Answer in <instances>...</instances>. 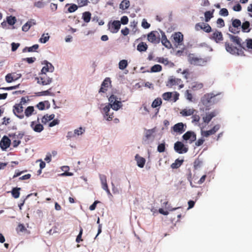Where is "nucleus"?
<instances>
[{"label": "nucleus", "instance_id": "nucleus-1", "mask_svg": "<svg viewBox=\"0 0 252 252\" xmlns=\"http://www.w3.org/2000/svg\"><path fill=\"white\" fill-rule=\"evenodd\" d=\"M109 103L103 108V111L106 116H108L107 120H112L113 118V113L110 114L109 113L110 108L114 110H118L122 107V102L117 100V97L114 95H111L108 98Z\"/></svg>", "mask_w": 252, "mask_h": 252}, {"label": "nucleus", "instance_id": "nucleus-2", "mask_svg": "<svg viewBox=\"0 0 252 252\" xmlns=\"http://www.w3.org/2000/svg\"><path fill=\"white\" fill-rule=\"evenodd\" d=\"M175 85H179V89H182L184 87V85L181 79L176 78H170L168 80L166 86L169 88H171Z\"/></svg>", "mask_w": 252, "mask_h": 252}, {"label": "nucleus", "instance_id": "nucleus-3", "mask_svg": "<svg viewBox=\"0 0 252 252\" xmlns=\"http://www.w3.org/2000/svg\"><path fill=\"white\" fill-rule=\"evenodd\" d=\"M174 150L178 153L181 154L187 153L189 148L186 146L182 142L177 141L174 144Z\"/></svg>", "mask_w": 252, "mask_h": 252}, {"label": "nucleus", "instance_id": "nucleus-4", "mask_svg": "<svg viewBox=\"0 0 252 252\" xmlns=\"http://www.w3.org/2000/svg\"><path fill=\"white\" fill-rule=\"evenodd\" d=\"M14 114L19 118L22 119L24 118L23 113V107L22 104H16L13 107Z\"/></svg>", "mask_w": 252, "mask_h": 252}, {"label": "nucleus", "instance_id": "nucleus-5", "mask_svg": "<svg viewBox=\"0 0 252 252\" xmlns=\"http://www.w3.org/2000/svg\"><path fill=\"white\" fill-rule=\"evenodd\" d=\"M186 128L187 125L181 122L174 125L171 129L177 134H181L186 131Z\"/></svg>", "mask_w": 252, "mask_h": 252}, {"label": "nucleus", "instance_id": "nucleus-6", "mask_svg": "<svg viewBox=\"0 0 252 252\" xmlns=\"http://www.w3.org/2000/svg\"><path fill=\"white\" fill-rule=\"evenodd\" d=\"M189 61L191 64L196 65H203L206 63V61L204 59L195 57L193 55L189 56Z\"/></svg>", "mask_w": 252, "mask_h": 252}, {"label": "nucleus", "instance_id": "nucleus-7", "mask_svg": "<svg viewBox=\"0 0 252 252\" xmlns=\"http://www.w3.org/2000/svg\"><path fill=\"white\" fill-rule=\"evenodd\" d=\"M225 47L226 50L228 52L233 55H240L242 52L241 50H240L237 47L233 46L232 44L227 42L225 43Z\"/></svg>", "mask_w": 252, "mask_h": 252}, {"label": "nucleus", "instance_id": "nucleus-8", "mask_svg": "<svg viewBox=\"0 0 252 252\" xmlns=\"http://www.w3.org/2000/svg\"><path fill=\"white\" fill-rule=\"evenodd\" d=\"M37 83L42 85H47L50 84L52 81V79L47 76L46 73L41 72V76L37 78Z\"/></svg>", "mask_w": 252, "mask_h": 252}, {"label": "nucleus", "instance_id": "nucleus-9", "mask_svg": "<svg viewBox=\"0 0 252 252\" xmlns=\"http://www.w3.org/2000/svg\"><path fill=\"white\" fill-rule=\"evenodd\" d=\"M184 140H189V143H192L196 140V135L194 132L192 131H187L182 136Z\"/></svg>", "mask_w": 252, "mask_h": 252}, {"label": "nucleus", "instance_id": "nucleus-10", "mask_svg": "<svg viewBox=\"0 0 252 252\" xmlns=\"http://www.w3.org/2000/svg\"><path fill=\"white\" fill-rule=\"evenodd\" d=\"M195 29L197 31L200 30H203L207 33L210 32L212 31V28L208 24L204 23H198L196 24L195 26Z\"/></svg>", "mask_w": 252, "mask_h": 252}, {"label": "nucleus", "instance_id": "nucleus-11", "mask_svg": "<svg viewBox=\"0 0 252 252\" xmlns=\"http://www.w3.org/2000/svg\"><path fill=\"white\" fill-rule=\"evenodd\" d=\"M220 126L219 124L216 125L213 128L209 130L201 131V135L206 137H209L210 135L215 134L220 128Z\"/></svg>", "mask_w": 252, "mask_h": 252}, {"label": "nucleus", "instance_id": "nucleus-12", "mask_svg": "<svg viewBox=\"0 0 252 252\" xmlns=\"http://www.w3.org/2000/svg\"><path fill=\"white\" fill-rule=\"evenodd\" d=\"M173 42L176 47L182 45L183 41V35L180 32H175L173 35Z\"/></svg>", "mask_w": 252, "mask_h": 252}, {"label": "nucleus", "instance_id": "nucleus-13", "mask_svg": "<svg viewBox=\"0 0 252 252\" xmlns=\"http://www.w3.org/2000/svg\"><path fill=\"white\" fill-rule=\"evenodd\" d=\"M210 38L215 41L216 43H220L223 40V35L221 32L218 30H216L210 36Z\"/></svg>", "mask_w": 252, "mask_h": 252}, {"label": "nucleus", "instance_id": "nucleus-14", "mask_svg": "<svg viewBox=\"0 0 252 252\" xmlns=\"http://www.w3.org/2000/svg\"><path fill=\"white\" fill-rule=\"evenodd\" d=\"M109 30L112 33H116L121 27V22L119 21H114L108 24Z\"/></svg>", "mask_w": 252, "mask_h": 252}, {"label": "nucleus", "instance_id": "nucleus-15", "mask_svg": "<svg viewBox=\"0 0 252 252\" xmlns=\"http://www.w3.org/2000/svg\"><path fill=\"white\" fill-rule=\"evenodd\" d=\"M10 144V139L7 136H4L0 142V147L2 150H5L9 147Z\"/></svg>", "mask_w": 252, "mask_h": 252}, {"label": "nucleus", "instance_id": "nucleus-16", "mask_svg": "<svg viewBox=\"0 0 252 252\" xmlns=\"http://www.w3.org/2000/svg\"><path fill=\"white\" fill-rule=\"evenodd\" d=\"M111 84V80L109 78H106L102 82L99 93H105Z\"/></svg>", "mask_w": 252, "mask_h": 252}, {"label": "nucleus", "instance_id": "nucleus-17", "mask_svg": "<svg viewBox=\"0 0 252 252\" xmlns=\"http://www.w3.org/2000/svg\"><path fill=\"white\" fill-rule=\"evenodd\" d=\"M37 123L38 124H35V122L33 121L31 122V127L32 129L36 132H41L43 129V126L39 123V118H37Z\"/></svg>", "mask_w": 252, "mask_h": 252}, {"label": "nucleus", "instance_id": "nucleus-18", "mask_svg": "<svg viewBox=\"0 0 252 252\" xmlns=\"http://www.w3.org/2000/svg\"><path fill=\"white\" fill-rule=\"evenodd\" d=\"M229 37L230 38L231 41L239 45L240 47L245 49V47L244 46V42L241 43V39L238 36H234L230 34H229Z\"/></svg>", "mask_w": 252, "mask_h": 252}, {"label": "nucleus", "instance_id": "nucleus-19", "mask_svg": "<svg viewBox=\"0 0 252 252\" xmlns=\"http://www.w3.org/2000/svg\"><path fill=\"white\" fill-rule=\"evenodd\" d=\"M215 97V95L213 94H205L202 99V102L204 104H207L212 102V99Z\"/></svg>", "mask_w": 252, "mask_h": 252}, {"label": "nucleus", "instance_id": "nucleus-20", "mask_svg": "<svg viewBox=\"0 0 252 252\" xmlns=\"http://www.w3.org/2000/svg\"><path fill=\"white\" fill-rule=\"evenodd\" d=\"M45 65L41 69V72L46 73L47 72H52L54 71V67L51 63L47 61H45Z\"/></svg>", "mask_w": 252, "mask_h": 252}, {"label": "nucleus", "instance_id": "nucleus-21", "mask_svg": "<svg viewBox=\"0 0 252 252\" xmlns=\"http://www.w3.org/2000/svg\"><path fill=\"white\" fill-rule=\"evenodd\" d=\"M217 115V113L215 111L211 112L210 113H206L205 116L203 117V122L205 123L208 124L212 119Z\"/></svg>", "mask_w": 252, "mask_h": 252}, {"label": "nucleus", "instance_id": "nucleus-22", "mask_svg": "<svg viewBox=\"0 0 252 252\" xmlns=\"http://www.w3.org/2000/svg\"><path fill=\"white\" fill-rule=\"evenodd\" d=\"M148 40L152 43H158L159 42V38L157 37L155 32H151L148 34Z\"/></svg>", "mask_w": 252, "mask_h": 252}, {"label": "nucleus", "instance_id": "nucleus-23", "mask_svg": "<svg viewBox=\"0 0 252 252\" xmlns=\"http://www.w3.org/2000/svg\"><path fill=\"white\" fill-rule=\"evenodd\" d=\"M135 159L137 162V165L139 167L142 168L144 167L146 162V160L144 158L137 154L135 157Z\"/></svg>", "mask_w": 252, "mask_h": 252}, {"label": "nucleus", "instance_id": "nucleus-24", "mask_svg": "<svg viewBox=\"0 0 252 252\" xmlns=\"http://www.w3.org/2000/svg\"><path fill=\"white\" fill-rule=\"evenodd\" d=\"M161 43L167 48H170L172 46L170 42L167 39L164 32H162L161 34Z\"/></svg>", "mask_w": 252, "mask_h": 252}, {"label": "nucleus", "instance_id": "nucleus-25", "mask_svg": "<svg viewBox=\"0 0 252 252\" xmlns=\"http://www.w3.org/2000/svg\"><path fill=\"white\" fill-rule=\"evenodd\" d=\"M196 111L195 109H184L180 112V114L184 117L189 116L193 115L194 112Z\"/></svg>", "mask_w": 252, "mask_h": 252}, {"label": "nucleus", "instance_id": "nucleus-26", "mask_svg": "<svg viewBox=\"0 0 252 252\" xmlns=\"http://www.w3.org/2000/svg\"><path fill=\"white\" fill-rule=\"evenodd\" d=\"M54 118L55 115L53 114L49 115L48 114H46L42 117L41 119V122L44 124H46L49 121L53 120Z\"/></svg>", "mask_w": 252, "mask_h": 252}, {"label": "nucleus", "instance_id": "nucleus-27", "mask_svg": "<svg viewBox=\"0 0 252 252\" xmlns=\"http://www.w3.org/2000/svg\"><path fill=\"white\" fill-rule=\"evenodd\" d=\"M184 162V159H179V158L175 160V162L171 164V167L172 169H177L180 167Z\"/></svg>", "mask_w": 252, "mask_h": 252}, {"label": "nucleus", "instance_id": "nucleus-28", "mask_svg": "<svg viewBox=\"0 0 252 252\" xmlns=\"http://www.w3.org/2000/svg\"><path fill=\"white\" fill-rule=\"evenodd\" d=\"M148 45L145 42H141L139 43L137 46V50L139 52H144L147 50Z\"/></svg>", "mask_w": 252, "mask_h": 252}, {"label": "nucleus", "instance_id": "nucleus-29", "mask_svg": "<svg viewBox=\"0 0 252 252\" xmlns=\"http://www.w3.org/2000/svg\"><path fill=\"white\" fill-rule=\"evenodd\" d=\"M91 13L89 11H86L82 14V19L86 23H89L91 19Z\"/></svg>", "mask_w": 252, "mask_h": 252}, {"label": "nucleus", "instance_id": "nucleus-30", "mask_svg": "<svg viewBox=\"0 0 252 252\" xmlns=\"http://www.w3.org/2000/svg\"><path fill=\"white\" fill-rule=\"evenodd\" d=\"M250 26V24L249 21L244 22L241 26L242 31L243 32H249L251 31Z\"/></svg>", "mask_w": 252, "mask_h": 252}, {"label": "nucleus", "instance_id": "nucleus-31", "mask_svg": "<svg viewBox=\"0 0 252 252\" xmlns=\"http://www.w3.org/2000/svg\"><path fill=\"white\" fill-rule=\"evenodd\" d=\"M69 6L68 9H67V11L69 13H72L73 12H75L76 10H77V9H78V6L75 4H74V3H72V4H66L65 6Z\"/></svg>", "mask_w": 252, "mask_h": 252}, {"label": "nucleus", "instance_id": "nucleus-32", "mask_svg": "<svg viewBox=\"0 0 252 252\" xmlns=\"http://www.w3.org/2000/svg\"><path fill=\"white\" fill-rule=\"evenodd\" d=\"M130 5L129 1L128 0H123L120 4V8L125 10L127 9Z\"/></svg>", "mask_w": 252, "mask_h": 252}, {"label": "nucleus", "instance_id": "nucleus-33", "mask_svg": "<svg viewBox=\"0 0 252 252\" xmlns=\"http://www.w3.org/2000/svg\"><path fill=\"white\" fill-rule=\"evenodd\" d=\"M214 11V9H213L212 11H207L205 12L204 15H205V20L206 22H209L210 21V20L213 17Z\"/></svg>", "mask_w": 252, "mask_h": 252}, {"label": "nucleus", "instance_id": "nucleus-34", "mask_svg": "<svg viewBox=\"0 0 252 252\" xmlns=\"http://www.w3.org/2000/svg\"><path fill=\"white\" fill-rule=\"evenodd\" d=\"M34 111V109L33 106H28L25 110V116L27 117H30L33 114Z\"/></svg>", "mask_w": 252, "mask_h": 252}, {"label": "nucleus", "instance_id": "nucleus-35", "mask_svg": "<svg viewBox=\"0 0 252 252\" xmlns=\"http://www.w3.org/2000/svg\"><path fill=\"white\" fill-rule=\"evenodd\" d=\"M21 188H14L11 191V193L13 197L15 198H18L20 196V190Z\"/></svg>", "mask_w": 252, "mask_h": 252}, {"label": "nucleus", "instance_id": "nucleus-36", "mask_svg": "<svg viewBox=\"0 0 252 252\" xmlns=\"http://www.w3.org/2000/svg\"><path fill=\"white\" fill-rule=\"evenodd\" d=\"M6 21L9 25H13L16 22V18L14 16H9L6 17Z\"/></svg>", "mask_w": 252, "mask_h": 252}, {"label": "nucleus", "instance_id": "nucleus-37", "mask_svg": "<svg viewBox=\"0 0 252 252\" xmlns=\"http://www.w3.org/2000/svg\"><path fill=\"white\" fill-rule=\"evenodd\" d=\"M161 104V99L160 98H157L153 101L152 104V107L153 108H157V107L160 106Z\"/></svg>", "mask_w": 252, "mask_h": 252}, {"label": "nucleus", "instance_id": "nucleus-38", "mask_svg": "<svg viewBox=\"0 0 252 252\" xmlns=\"http://www.w3.org/2000/svg\"><path fill=\"white\" fill-rule=\"evenodd\" d=\"M203 87V84L202 83L195 82L192 85L191 89L193 91H196L202 89Z\"/></svg>", "mask_w": 252, "mask_h": 252}, {"label": "nucleus", "instance_id": "nucleus-39", "mask_svg": "<svg viewBox=\"0 0 252 252\" xmlns=\"http://www.w3.org/2000/svg\"><path fill=\"white\" fill-rule=\"evenodd\" d=\"M100 179L101 181V183L102 185V188H107V186H108L107 184V179L105 175H100Z\"/></svg>", "mask_w": 252, "mask_h": 252}, {"label": "nucleus", "instance_id": "nucleus-40", "mask_svg": "<svg viewBox=\"0 0 252 252\" xmlns=\"http://www.w3.org/2000/svg\"><path fill=\"white\" fill-rule=\"evenodd\" d=\"M127 61L126 60H121L119 63V68L121 70H123L127 67Z\"/></svg>", "mask_w": 252, "mask_h": 252}, {"label": "nucleus", "instance_id": "nucleus-41", "mask_svg": "<svg viewBox=\"0 0 252 252\" xmlns=\"http://www.w3.org/2000/svg\"><path fill=\"white\" fill-rule=\"evenodd\" d=\"M39 47V46L38 44H34L32 47H26L23 49V52H25L27 50L28 52H31L35 51L36 50H37Z\"/></svg>", "mask_w": 252, "mask_h": 252}, {"label": "nucleus", "instance_id": "nucleus-42", "mask_svg": "<svg viewBox=\"0 0 252 252\" xmlns=\"http://www.w3.org/2000/svg\"><path fill=\"white\" fill-rule=\"evenodd\" d=\"M162 69V67L159 64H155L153 65L151 69V72H157L160 71Z\"/></svg>", "mask_w": 252, "mask_h": 252}, {"label": "nucleus", "instance_id": "nucleus-43", "mask_svg": "<svg viewBox=\"0 0 252 252\" xmlns=\"http://www.w3.org/2000/svg\"><path fill=\"white\" fill-rule=\"evenodd\" d=\"M232 27L234 28H238L240 27L241 25V21L239 19H234L232 20Z\"/></svg>", "mask_w": 252, "mask_h": 252}, {"label": "nucleus", "instance_id": "nucleus-44", "mask_svg": "<svg viewBox=\"0 0 252 252\" xmlns=\"http://www.w3.org/2000/svg\"><path fill=\"white\" fill-rule=\"evenodd\" d=\"M155 132L154 130L153 129H148L147 130L146 135H145V139L144 140L145 141L146 140L149 139V138L152 136L153 133Z\"/></svg>", "mask_w": 252, "mask_h": 252}, {"label": "nucleus", "instance_id": "nucleus-45", "mask_svg": "<svg viewBox=\"0 0 252 252\" xmlns=\"http://www.w3.org/2000/svg\"><path fill=\"white\" fill-rule=\"evenodd\" d=\"M9 136L10 137L12 138V139H18L19 140H21L24 136V133H18V134H13L9 135Z\"/></svg>", "mask_w": 252, "mask_h": 252}, {"label": "nucleus", "instance_id": "nucleus-46", "mask_svg": "<svg viewBox=\"0 0 252 252\" xmlns=\"http://www.w3.org/2000/svg\"><path fill=\"white\" fill-rule=\"evenodd\" d=\"M49 39V36L48 35V33L43 34L42 37L40 39V41L41 43H46Z\"/></svg>", "mask_w": 252, "mask_h": 252}, {"label": "nucleus", "instance_id": "nucleus-47", "mask_svg": "<svg viewBox=\"0 0 252 252\" xmlns=\"http://www.w3.org/2000/svg\"><path fill=\"white\" fill-rule=\"evenodd\" d=\"M85 132V129L82 127H80L78 129H76L74 130V134L73 136H75V135H79L82 134Z\"/></svg>", "mask_w": 252, "mask_h": 252}, {"label": "nucleus", "instance_id": "nucleus-48", "mask_svg": "<svg viewBox=\"0 0 252 252\" xmlns=\"http://www.w3.org/2000/svg\"><path fill=\"white\" fill-rule=\"evenodd\" d=\"M137 22H135V21L130 22V27L132 29V31L134 32H135L137 30Z\"/></svg>", "mask_w": 252, "mask_h": 252}, {"label": "nucleus", "instance_id": "nucleus-49", "mask_svg": "<svg viewBox=\"0 0 252 252\" xmlns=\"http://www.w3.org/2000/svg\"><path fill=\"white\" fill-rule=\"evenodd\" d=\"M5 81L7 83H11L14 81V79L13 78L12 74H11V73L7 74L5 76Z\"/></svg>", "mask_w": 252, "mask_h": 252}, {"label": "nucleus", "instance_id": "nucleus-50", "mask_svg": "<svg viewBox=\"0 0 252 252\" xmlns=\"http://www.w3.org/2000/svg\"><path fill=\"white\" fill-rule=\"evenodd\" d=\"M165 147L164 143L159 144L158 146V151L159 153H162L165 151Z\"/></svg>", "mask_w": 252, "mask_h": 252}, {"label": "nucleus", "instance_id": "nucleus-51", "mask_svg": "<svg viewBox=\"0 0 252 252\" xmlns=\"http://www.w3.org/2000/svg\"><path fill=\"white\" fill-rule=\"evenodd\" d=\"M172 96V93L166 92L162 94V98L163 99L167 100H169Z\"/></svg>", "mask_w": 252, "mask_h": 252}, {"label": "nucleus", "instance_id": "nucleus-52", "mask_svg": "<svg viewBox=\"0 0 252 252\" xmlns=\"http://www.w3.org/2000/svg\"><path fill=\"white\" fill-rule=\"evenodd\" d=\"M185 96L186 98L189 100L190 101H192V94L189 92V90H187L185 93Z\"/></svg>", "mask_w": 252, "mask_h": 252}, {"label": "nucleus", "instance_id": "nucleus-53", "mask_svg": "<svg viewBox=\"0 0 252 252\" xmlns=\"http://www.w3.org/2000/svg\"><path fill=\"white\" fill-rule=\"evenodd\" d=\"M220 14L223 16H227L228 15L229 13L226 8H221L220 11Z\"/></svg>", "mask_w": 252, "mask_h": 252}, {"label": "nucleus", "instance_id": "nucleus-54", "mask_svg": "<svg viewBox=\"0 0 252 252\" xmlns=\"http://www.w3.org/2000/svg\"><path fill=\"white\" fill-rule=\"evenodd\" d=\"M12 140V146L14 148L18 147L21 143L20 140L18 139H13Z\"/></svg>", "mask_w": 252, "mask_h": 252}, {"label": "nucleus", "instance_id": "nucleus-55", "mask_svg": "<svg viewBox=\"0 0 252 252\" xmlns=\"http://www.w3.org/2000/svg\"><path fill=\"white\" fill-rule=\"evenodd\" d=\"M77 3L79 7H83L88 4V1H86L83 0H77Z\"/></svg>", "mask_w": 252, "mask_h": 252}, {"label": "nucleus", "instance_id": "nucleus-56", "mask_svg": "<svg viewBox=\"0 0 252 252\" xmlns=\"http://www.w3.org/2000/svg\"><path fill=\"white\" fill-rule=\"evenodd\" d=\"M82 233H83V229L82 228H81L79 233L78 235V236H77V238L76 239V242L79 243L81 241H83V240L81 238Z\"/></svg>", "mask_w": 252, "mask_h": 252}, {"label": "nucleus", "instance_id": "nucleus-57", "mask_svg": "<svg viewBox=\"0 0 252 252\" xmlns=\"http://www.w3.org/2000/svg\"><path fill=\"white\" fill-rule=\"evenodd\" d=\"M128 22V18L126 16H123L121 19V23L123 25H126Z\"/></svg>", "mask_w": 252, "mask_h": 252}, {"label": "nucleus", "instance_id": "nucleus-58", "mask_svg": "<svg viewBox=\"0 0 252 252\" xmlns=\"http://www.w3.org/2000/svg\"><path fill=\"white\" fill-rule=\"evenodd\" d=\"M34 5L38 8H42L44 6V3L42 1L34 2Z\"/></svg>", "mask_w": 252, "mask_h": 252}, {"label": "nucleus", "instance_id": "nucleus-59", "mask_svg": "<svg viewBox=\"0 0 252 252\" xmlns=\"http://www.w3.org/2000/svg\"><path fill=\"white\" fill-rule=\"evenodd\" d=\"M142 26L144 29H148L150 27V24L145 19H143L142 22Z\"/></svg>", "mask_w": 252, "mask_h": 252}, {"label": "nucleus", "instance_id": "nucleus-60", "mask_svg": "<svg viewBox=\"0 0 252 252\" xmlns=\"http://www.w3.org/2000/svg\"><path fill=\"white\" fill-rule=\"evenodd\" d=\"M201 163H202V162L200 160H196L194 162V169H197L198 168H199L201 166Z\"/></svg>", "mask_w": 252, "mask_h": 252}, {"label": "nucleus", "instance_id": "nucleus-61", "mask_svg": "<svg viewBox=\"0 0 252 252\" xmlns=\"http://www.w3.org/2000/svg\"><path fill=\"white\" fill-rule=\"evenodd\" d=\"M246 46L249 49H252V39H246Z\"/></svg>", "mask_w": 252, "mask_h": 252}, {"label": "nucleus", "instance_id": "nucleus-62", "mask_svg": "<svg viewBox=\"0 0 252 252\" xmlns=\"http://www.w3.org/2000/svg\"><path fill=\"white\" fill-rule=\"evenodd\" d=\"M36 107L40 110H43L45 109V104L43 102H40L36 105Z\"/></svg>", "mask_w": 252, "mask_h": 252}, {"label": "nucleus", "instance_id": "nucleus-63", "mask_svg": "<svg viewBox=\"0 0 252 252\" xmlns=\"http://www.w3.org/2000/svg\"><path fill=\"white\" fill-rule=\"evenodd\" d=\"M20 46V44L19 43H15L14 42H13L12 44H11V50L12 51H16L17 48L19 47V46Z\"/></svg>", "mask_w": 252, "mask_h": 252}, {"label": "nucleus", "instance_id": "nucleus-64", "mask_svg": "<svg viewBox=\"0 0 252 252\" xmlns=\"http://www.w3.org/2000/svg\"><path fill=\"white\" fill-rule=\"evenodd\" d=\"M11 74H12L13 78L14 79V81L18 80L21 77V74H18L15 72H12V73H11Z\"/></svg>", "mask_w": 252, "mask_h": 252}]
</instances>
